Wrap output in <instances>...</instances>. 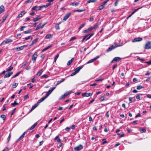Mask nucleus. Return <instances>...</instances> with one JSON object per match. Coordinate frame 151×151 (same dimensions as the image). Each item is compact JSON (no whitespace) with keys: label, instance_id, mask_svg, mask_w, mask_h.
<instances>
[{"label":"nucleus","instance_id":"nucleus-48","mask_svg":"<svg viewBox=\"0 0 151 151\" xmlns=\"http://www.w3.org/2000/svg\"><path fill=\"white\" fill-rule=\"evenodd\" d=\"M33 0H28L27 1H26L25 2L26 4H27V3H30L32 2L33 1Z\"/></svg>","mask_w":151,"mask_h":151},{"label":"nucleus","instance_id":"nucleus-28","mask_svg":"<svg viewBox=\"0 0 151 151\" xmlns=\"http://www.w3.org/2000/svg\"><path fill=\"white\" fill-rule=\"evenodd\" d=\"M85 10V9H78V10H74L73 11V12H82L83 11H84Z\"/></svg>","mask_w":151,"mask_h":151},{"label":"nucleus","instance_id":"nucleus-40","mask_svg":"<svg viewBox=\"0 0 151 151\" xmlns=\"http://www.w3.org/2000/svg\"><path fill=\"white\" fill-rule=\"evenodd\" d=\"M18 104L15 101L13 103L11 104V105L13 106H15L16 105H18Z\"/></svg>","mask_w":151,"mask_h":151},{"label":"nucleus","instance_id":"nucleus-15","mask_svg":"<svg viewBox=\"0 0 151 151\" xmlns=\"http://www.w3.org/2000/svg\"><path fill=\"white\" fill-rule=\"evenodd\" d=\"M94 33H92L91 34H88L87 35H85L84 37L86 38V40L89 39L93 35Z\"/></svg>","mask_w":151,"mask_h":151},{"label":"nucleus","instance_id":"nucleus-11","mask_svg":"<svg viewBox=\"0 0 151 151\" xmlns=\"http://www.w3.org/2000/svg\"><path fill=\"white\" fill-rule=\"evenodd\" d=\"M93 29V27H89L88 29L83 31V33H85L90 32Z\"/></svg>","mask_w":151,"mask_h":151},{"label":"nucleus","instance_id":"nucleus-49","mask_svg":"<svg viewBox=\"0 0 151 151\" xmlns=\"http://www.w3.org/2000/svg\"><path fill=\"white\" fill-rule=\"evenodd\" d=\"M76 39H77V38L75 37H72L69 40V41H71L75 40Z\"/></svg>","mask_w":151,"mask_h":151},{"label":"nucleus","instance_id":"nucleus-61","mask_svg":"<svg viewBox=\"0 0 151 151\" xmlns=\"http://www.w3.org/2000/svg\"><path fill=\"white\" fill-rule=\"evenodd\" d=\"M29 98V96L28 94L27 95L24 96V99L25 100L26 99L28 98Z\"/></svg>","mask_w":151,"mask_h":151},{"label":"nucleus","instance_id":"nucleus-17","mask_svg":"<svg viewBox=\"0 0 151 151\" xmlns=\"http://www.w3.org/2000/svg\"><path fill=\"white\" fill-rule=\"evenodd\" d=\"M25 45H24L20 47H16L15 49H16L17 51H19L23 50L24 48V47H25Z\"/></svg>","mask_w":151,"mask_h":151},{"label":"nucleus","instance_id":"nucleus-57","mask_svg":"<svg viewBox=\"0 0 151 151\" xmlns=\"http://www.w3.org/2000/svg\"><path fill=\"white\" fill-rule=\"evenodd\" d=\"M30 36H28L27 37H26L24 38V40H28L30 38Z\"/></svg>","mask_w":151,"mask_h":151},{"label":"nucleus","instance_id":"nucleus-45","mask_svg":"<svg viewBox=\"0 0 151 151\" xmlns=\"http://www.w3.org/2000/svg\"><path fill=\"white\" fill-rule=\"evenodd\" d=\"M59 55L58 54L56 55L55 57L54 60V61L55 62H56V60L57 59V58H58V57H59Z\"/></svg>","mask_w":151,"mask_h":151},{"label":"nucleus","instance_id":"nucleus-6","mask_svg":"<svg viewBox=\"0 0 151 151\" xmlns=\"http://www.w3.org/2000/svg\"><path fill=\"white\" fill-rule=\"evenodd\" d=\"M83 148V146L81 145L76 146L74 147V150L76 151H78Z\"/></svg>","mask_w":151,"mask_h":151},{"label":"nucleus","instance_id":"nucleus-32","mask_svg":"<svg viewBox=\"0 0 151 151\" xmlns=\"http://www.w3.org/2000/svg\"><path fill=\"white\" fill-rule=\"evenodd\" d=\"M78 4H79V3L77 2L75 3H72L70 4V5H72L73 6H78Z\"/></svg>","mask_w":151,"mask_h":151},{"label":"nucleus","instance_id":"nucleus-26","mask_svg":"<svg viewBox=\"0 0 151 151\" xmlns=\"http://www.w3.org/2000/svg\"><path fill=\"white\" fill-rule=\"evenodd\" d=\"M65 79L64 78H62V79L61 80V81H57V83L56 84V86H57L60 83H61L65 81Z\"/></svg>","mask_w":151,"mask_h":151},{"label":"nucleus","instance_id":"nucleus-1","mask_svg":"<svg viewBox=\"0 0 151 151\" xmlns=\"http://www.w3.org/2000/svg\"><path fill=\"white\" fill-rule=\"evenodd\" d=\"M123 45V44L122 43L121 44L120 43H118L115 44L109 47L107 50V52H108L110 51L113 49H114L117 47L121 46Z\"/></svg>","mask_w":151,"mask_h":151},{"label":"nucleus","instance_id":"nucleus-12","mask_svg":"<svg viewBox=\"0 0 151 151\" xmlns=\"http://www.w3.org/2000/svg\"><path fill=\"white\" fill-rule=\"evenodd\" d=\"M142 38L141 37H137L133 39L132 40L133 42H139L142 40Z\"/></svg>","mask_w":151,"mask_h":151},{"label":"nucleus","instance_id":"nucleus-22","mask_svg":"<svg viewBox=\"0 0 151 151\" xmlns=\"http://www.w3.org/2000/svg\"><path fill=\"white\" fill-rule=\"evenodd\" d=\"M52 35L50 34L47 35L45 37V39H50L52 37Z\"/></svg>","mask_w":151,"mask_h":151},{"label":"nucleus","instance_id":"nucleus-19","mask_svg":"<svg viewBox=\"0 0 151 151\" xmlns=\"http://www.w3.org/2000/svg\"><path fill=\"white\" fill-rule=\"evenodd\" d=\"M39 104L37 102L30 109V111H32L33 110L35 109L37 107Z\"/></svg>","mask_w":151,"mask_h":151},{"label":"nucleus","instance_id":"nucleus-27","mask_svg":"<svg viewBox=\"0 0 151 151\" xmlns=\"http://www.w3.org/2000/svg\"><path fill=\"white\" fill-rule=\"evenodd\" d=\"M13 67L11 65L9 67H8L6 70V72H8V71H11L13 70Z\"/></svg>","mask_w":151,"mask_h":151},{"label":"nucleus","instance_id":"nucleus-62","mask_svg":"<svg viewBox=\"0 0 151 151\" xmlns=\"http://www.w3.org/2000/svg\"><path fill=\"white\" fill-rule=\"evenodd\" d=\"M2 151H8V148L6 147L4 150Z\"/></svg>","mask_w":151,"mask_h":151},{"label":"nucleus","instance_id":"nucleus-59","mask_svg":"<svg viewBox=\"0 0 151 151\" xmlns=\"http://www.w3.org/2000/svg\"><path fill=\"white\" fill-rule=\"evenodd\" d=\"M26 13V12H25V11H22L20 13L21 14H22V15L23 16V15H24Z\"/></svg>","mask_w":151,"mask_h":151},{"label":"nucleus","instance_id":"nucleus-58","mask_svg":"<svg viewBox=\"0 0 151 151\" xmlns=\"http://www.w3.org/2000/svg\"><path fill=\"white\" fill-rule=\"evenodd\" d=\"M137 59L141 61H144L145 60V59L144 58H141L139 57L137 58Z\"/></svg>","mask_w":151,"mask_h":151},{"label":"nucleus","instance_id":"nucleus-24","mask_svg":"<svg viewBox=\"0 0 151 151\" xmlns=\"http://www.w3.org/2000/svg\"><path fill=\"white\" fill-rule=\"evenodd\" d=\"M37 41H38L37 38H36V39H34L32 41V43L30 45L32 46V45H33L34 44H35L37 42Z\"/></svg>","mask_w":151,"mask_h":151},{"label":"nucleus","instance_id":"nucleus-18","mask_svg":"<svg viewBox=\"0 0 151 151\" xmlns=\"http://www.w3.org/2000/svg\"><path fill=\"white\" fill-rule=\"evenodd\" d=\"M47 98V97L46 96H45L44 97H43L42 98H41V99H40L39 100H38V101L37 102L38 103V104H39L40 103H41L43 101Z\"/></svg>","mask_w":151,"mask_h":151},{"label":"nucleus","instance_id":"nucleus-33","mask_svg":"<svg viewBox=\"0 0 151 151\" xmlns=\"http://www.w3.org/2000/svg\"><path fill=\"white\" fill-rule=\"evenodd\" d=\"M104 7L105 6H104V5L102 4L99 6V9L100 10H101L103 9Z\"/></svg>","mask_w":151,"mask_h":151},{"label":"nucleus","instance_id":"nucleus-4","mask_svg":"<svg viewBox=\"0 0 151 151\" xmlns=\"http://www.w3.org/2000/svg\"><path fill=\"white\" fill-rule=\"evenodd\" d=\"M145 49H150L151 48V42H147L144 47Z\"/></svg>","mask_w":151,"mask_h":151},{"label":"nucleus","instance_id":"nucleus-34","mask_svg":"<svg viewBox=\"0 0 151 151\" xmlns=\"http://www.w3.org/2000/svg\"><path fill=\"white\" fill-rule=\"evenodd\" d=\"M52 92H51V91L49 90L48 91L45 95L47 97L49 95H50Z\"/></svg>","mask_w":151,"mask_h":151},{"label":"nucleus","instance_id":"nucleus-54","mask_svg":"<svg viewBox=\"0 0 151 151\" xmlns=\"http://www.w3.org/2000/svg\"><path fill=\"white\" fill-rule=\"evenodd\" d=\"M104 96H102L99 99V100L101 101H102L104 100Z\"/></svg>","mask_w":151,"mask_h":151},{"label":"nucleus","instance_id":"nucleus-42","mask_svg":"<svg viewBox=\"0 0 151 151\" xmlns=\"http://www.w3.org/2000/svg\"><path fill=\"white\" fill-rule=\"evenodd\" d=\"M46 5H43L42 6H40L39 8L38 9V10H40L42 9L44 7H46Z\"/></svg>","mask_w":151,"mask_h":151},{"label":"nucleus","instance_id":"nucleus-5","mask_svg":"<svg viewBox=\"0 0 151 151\" xmlns=\"http://www.w3.org/2000/svg\"><path fill=\"white\" fill-rule=\"evenodd\" d=\"M38 56L37 53V52H35L33 55L32 57V60L33 63H35L36 61V59Z\"/></svg>","mask_w":151,"mask_h":151},{"label":"nucleus","instance_id":"nucleus-30","mask_svg":"<svg viewBox=\"0 0 151 151\" xmlns=\"http://www.w3.org/2000/svg\"><path fill=\"white\" fill-rule=\"evenodd\" d=\"M37 7H38V6L37 5L34 6L32 8L31 10L32 11L38 10V9H37Z\"/></svg>","mask_w":151,"mask_h":151},{"label":"nucleus","instance_id":"nucleus-3","mask_svg":"<svg viewBox=\"0 0 151 151\" xmlns=\"http://www.w3.org/2000/svg\"><path fill=\"white\" fill-rule=\"evenodd\" d=\"M72 91H68L66 92L65 93H64L63 95L61 96L59 98V100H61L65 98L66 96H67L68 95H69L71 93Z\"/></svg>","mask_w":151,"mask_h":151},{"label":"nucleus","instance_id":"nucleus-21","mask_svg":"<svg viewBox=\"0 0 151 151\" xmlns=\"http://www.w3.org/2000/svg\"><path fill=\"white\" fill-rule=\"evenodd\" d=\"M43 72V70L42 69H41L36 74V75L37 76H39L41 75Z\"/></svg>","mask_w":151,"mask_h":151},{"label":"nucleus","instance_id":"nucleus-7","mask_svg":"<svg viewBox=\"0 0 151 151\" xmlns=\"http://www.w3.org/2000/svg\"><path fill=\"white\" fill-rule=\"evenodd\" d=\"M71 12H69L67 13L64 17L63 20L64 21H66L71 15Z\"/></svg>","mask_w":151,"mask_h":151},{"label":"nucleus","instance_id":"nucleus-37","mask_svg":"<svg viewBox=\"0 0 151 151\" xmlns=\"http://www.w3.org/2000/svg\"><path fill=\"white\" fill-rule=\"evenodd\" d=\"M144 87L143 86H141L140 85H139L137 86V89L138 90H140L142 88H143Z\"/></svg>","mask_w":151,"mask_h":151},{"label":"nucleus","instance_id":"nucleus-9","mask_svg":"<svg viewBox=\"0 0 151 151\" xmlns=\"http://www.w3.org/2000/svg\"><path fill=\"white\" fill-rule=\"evenodd\" d=\"M121 59V58L119 57H115L113 59V60L111 61V63H113L114 61L118 62L120 61Z\"/></svg>","mask_w":151,"mask_h":151},{"label":"nucleus","instance_id":"nucleus-63","mask_svg":"<svg viewBox=\"0 0 151 151\" xmlns=\"http://www.w3.org/2000/svg\"><path fill=\"white\" fill-rule=\"evenodd\" d=\"M147 97L149 98H151V95L147 94Z\"/></svg>","mask_w":151,"mask_h":151},{"label":"nucleus","instance_id":"nucleus-38","mask_svg":"<svg viewBox=\"0 0 151 151\" xmlns=\"http://www.w3.org/2000/svg\"><path fill=\"white\" fill-rule=\"evenodd\" d=\"M48 76L47 74H44V75H42L41 76V78L42 79V78H48Z\"/></svg>","mask_w":151,"mask_h":151},{"label":"nucleus","instance_id":"nucleus-23","mask_svg":"<svg viewBox=\"0 0 151 151\" xmlns=\"http://www.w3.org/2000/svg\"><path fill=\"white\" fill-rule=\"evenodd\" d=\"M37 122L35 123L29 129L31 130L33 129L37 125Z\"/></svg>","mask_w":151,"mask_h":151},{"label":"nucleus","instance_id":"nucleus-39","mask_svg":"<svg viewBox=\"0 0 151 151\" xmlns=\"http://www.w3.org/2000/svg\"><path fill=\"white\" fill-rule=\"evenodd\" d=\"M20 72H18L17 74H16L14 76H13L12 78H14L17 76H18L20 74Z\"/></svg>","mask_w":151,"mask_h":151},{"label":"nucleus","instance_id":"nucleus-41","mask_svg":"<svg viewBox=\"0 0 151 151\" xmlns=\"http://www.w3.org/2000/svg\"><path fill=\"white\" fill-rule=\"evenodd\" d=\"M85 25V23H84L82 24L81 25L80 27L78 28L79 30H80L81 28H82Z\"/></svg>","mask_w":151,"mask_h":151},{"label":"nucleus","instance_id":"nucleus-36","mask_svg":"<svg viewBox=\"0 0 151 151\" xmlns=\"http://www.w3.org/2000/svg\"><path fill=\"white\" fill-rule=\"evenodd\" d=\"M99 24H95L94 25L93 27V29H95L98 28L99 27Z\"/></svg>","mask_w":151,"mask_h":151},{"label":"nucleus","instance_id":"nucleus-52","mask_svg":"<svg viewBox=\"0 0 151 151\" xmlns=\"http://www.w3.org/2000/svg\"><path fill=\"white\" fill-rule=\"evenodd\" d=\"M129 103H131L132 102V97H129Z\"/></svg>","mask_w":151,"mask_h":151},{"label":"nucleus","instance_id":"nucleus-55","mask_svg":"<svg viewBox=\"0 0 151 151\" xmlns=\"http://www.w3.org/2000/svg\"><path fill=\"white\" fill-rule=\"evenodd\" d=\"M103 80V79L101 78L99 79H96L95 80L96 81H102Z\"/></svg>","mask_w":151,"mask_h":151},{"label":"nucleus","instance_id":"nucleus-60","mask_svg":"<svg viewBox=\"0 0 151 151\" xmlns=\"http://www.w3.org/2000/svg\"><path fill=\"white\" fill-rule=\"evenodd\" d=\"M140 94H138L136 96V98L137 99H140Z\"/></svg>","mask_w":151,"mask_h":151},{"label":"nucleus","instance_id":"nucleus-64","mask_svg":"<svg viewBox=\"0 0 151 151\" xmlns=\"http://www.w3.org/2000/svg\"><path fill=\"white\" fill-rule=\"evenodd\" d=\"M146 63L148 64V65H151V60H149L148 62H146Z\"/></svg>","mask_w":151,"mask_h":151},{"label":"nucleus","instance_id":"nucleus-14","mask_svg":"<svg viewBox=\"0 0 151 151\" xmlns=\"http://www.w3.org/2000/svg\"><path fill=\"white\" fill-rule=\"evenodd\" d=\"M13 73L12 72H9L8 73H7L4 76V78H8L11 75H12Z\"/></svg>","mask_w":151,"mask_h":151},{"label":"nucleus","instance_id":"nucleus-2","mask_svg":"<svg viewBox=\"0 0 151 151\" xmlns=\"http://www.w3.org/2000/svg\"><path fill=\"white\" fill-rule=\"evenodd\" d=\"M13 40L10 38H6L0 44V46L2 45H6L9 43L12 42Z\"/></svg>","mask_w":151,"mask_h":151},{"label":"nucleus","instance_id":"nucleus-35","mask_svg":"<svg viewBox=\"0 0 151 151\" xmlns=\"http://www.w3.org/2000/svg\"><path fill=\"white\" fill-rule=\"evenodd\" d=\"M41 24V23H40L37 26L36 29V30H38L40 28Z\"/></svg>","mask_w":151,"mask_h":151},{"label":"nucleus","instance_id":"nucleus-51","mask_svg":"<svg viewBox=\"0 0 151 151\" xmlns=\"http://www.w3.org/2000/svg\"><path fill=\"white\" fill-rule=\"evenodd\" d=\"M31 32L30 30H27L25 31L24 32V33L25 34H27V33H30Z\"/></svg>","mask_w":151,"mask_h":151},{"label":"nucleus","instance_id":"nucleus-56","mask_svg":"<svg viewBox=\"0 0 151 151\" xmlns=\"http://www.w3.org/2000/svg\"><path fill=\"white\" fill-rule=\"evenodd\" d=\"M18 85V84L17 83H15L13 85V88H15Z\"/></svg>","mask_w":151,"mask_h":151},{"label":"nucleus","instance_id":"nucleus-46","mask_svg":"<svg viewBox=\"0 0 151 151\" xmlns=\"http://www.w3.org/2000/svg\"><path fill=\"white\" fill-rule=\"evenodd\" d=\"M1 117L3 119V120H5L6 118L4 114H2L1 116Z\"/></svg>","mask_w":151,"mask_h":151},{"label":"nucleus","instance_id":"nucleus-50","mask_svg":"<svg viewBox=\"0 0 151 151\" xmlns=\"http://www.w3.org/2000/svg\"><path fill=\"white\" fill-rule=\"evenodd\" d=\"M105 139H102V141L104 142H103L102 144H105L106 143H107V142L105 140Z\"/></svg>","mask_w":151,"mask_h":151},{"label":"nucleus","instance_id":"nucleus-44","mask_svg":"<svg viewBox=\"0 0 151 151\" xmlns=\"http://www.w3.org/2000/svg\"><path fill=\"white\" fill-rule=\"evenodd\" d=\"M55 28L57 30L60 29V27L59 25V24H56L55 26Z\"/></svg>","mask_w":151,"mask_h":151},{"label":"nucleus","instance_id":"nucleus-20","mask_svg":"<svg viewBox=\"0 0 151 151\" xmlns=\"http://www.w3.org/2000/svg\"><path fill=\"white\" fill-rule=\"evenodd\" d=\"M4 7L3 5L0 6V14L2 13L4 11Z\"/></svg>","mask_w":151,"mask_h":151},{"label":"nucleus","instance_id":"nucleus-47","mask_svg":"<svg viewBox=\"0 0 151 151\" xmlns=\"http://www.w3.org/2000/svg\"><path fill=\"white\" fill-rule=\"evenodd\" d=\"M140 131L141 133L142 132H146V130L144 128H143L140 130Z\"/></svg>","mask_w":151,"mask_h":151},{"label":"nucleus","instance_id":"nucleus-8","mask_svg":"<svg viewBox=\"0 0 151 151\" xmlns=\"http://www.w3.org/2000/svg\"><path fill=\"white\" fill-rule=\"evenodd\" d=\"M99 55H98L96 56V57L93 59H91L89 61H88L87 63V64H89L91 63H92L94 61L96 60V59L99 58Z\"/></svg>","mask_w":151,"mask_h":151},{"label":"nucleus","instance_id":"nucleus-29","mask_svg":"<svg viewBox=\"0 0 151 151\" xmlns=\"http://www.w3.org/2000/svg\"><path fill=\"white\" fill-rule=\"evenodd\" d=\"M52 47V45H50L49 46H48L47 47H46L45 48H44L42 51V52H43L46 50H47V49H48L50 48L51 47Z\"/></svg>","mask_w":151,"mask_h":151},{"label":"nucleus","instance_id":"nucleus-31","mask_svg":"<svg viewBox=\"0 0 151 151\" xmlns=\"http://www.w3.org/2000/svg\"><path fill=\"white\" fill-rule=\"evenodd\" d=\"M40 19H41L40 18H39V17H35L33 19V21L34 22H36L37 21L39 20Z\"/></svg>","mask_w":151,"mask_h":151},{"label":"nucleus","instance_id":"nucleus-43","mask_svg":"<svg viewBox=\"0 0 151 151\" xmlns=\"http://www.w3.org/2000/svg\"><path fill=\"white\" fill-rule=\"evenodd\" d=\"M96 1V0H90L87 2V3L88 4L91 2H94Z\"/></svg>","mask_w":151,"mask_h":151},{"label":"nucleus","instance_id":"nucleus-10","mask_svg":"<svg viewBox=\"0 0 151 151\" xmlns=\"http://www.w3.org/2000/svg\"><path fill=\"white\" fill-rule=\"evenodd\" d=\"M93 94V93H85L82 94V95L83 96L88 97L91 96Z\"/></svg>","mask_w":151,"mask_h":151},{"label":"nucleus","instance_id":"nucleus-25","mask_svg":"<svg viewBox=\"0 0 151 151\" xmlns=\"http://www.w3.org/2000/svg\"><path fill=\"white\" fill-rule=\"evenodd\" d=\"M74 60V58H71V59L69 60L67 63V65H70L72 63V62Z\"/></svg>","mask_w":151,"mask_h":151},{"label":"nucleus","instance_id":"nucleus-16","mask_svg":"<svg viewBox=\"0 0 151 151\" xmlns=\"http://www.w3.org/2000/svg\"><path fill=\"white\" fill-rule=\"evenodd\" d=\"M27 131L24 132L22 134L20 137L19 138V139H17V141H19L23 139V137H24L25 134V133L27 132Z\"/></svg>","mask_w":151,"mask_h":151},{"label":"nucleus","instance_id":"nucleus-13","mask_svg":"<svg viewBox=\"0 0 151 151\" xmlns=\"http://www.w3.org/2000/svg\"><path fill=\"white\" fill-rule=\"evenodd\" d=\"M83 65L77 67L74 70V71L77 73L80 70L83 68Z\"/></svg>","mask_w":151,"mask_h":151},{"label":"nucleus","instance_id":"nucleus-53","mask_svg":"<svg viewBox=\"0 0 151 151\" xmlns=\"http://www.w3.org/2000/svg\"><path fill=\"white\" fill-rule=\"evenodd\" d=\"M26 27V26H22L20 28V31H22L24 30V28H25Z\"/></svg>","mask_w":151,"mask_h":151}]
</instances>
